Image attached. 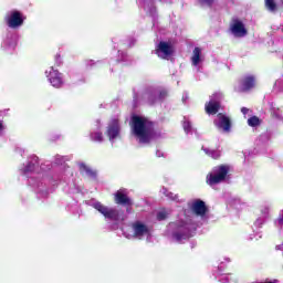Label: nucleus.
<instances>
[{
  "label": "nucleus",
  "mask_w": 283,
  "mask_h": 283,
  "mask_svg": "<svg viewBox=\"0 0 283 283\" xmlns=\"http://www.w3.org/2000/svg\"><path fill=\"white\" fill-rule=\"evenodd\" d=\"M169 213H171L169 210H160L157 213V220H167V218H169Z\"/></svg>",
  "instance_id": "412c9836"
},
{
  "label": "nucleus",
  "mask_w": 283,
  "mask_h": 283,
  "mask_svg": "<svg viewBox=\"0 0 283 283\" xmlns=\"http://www.w3.org/2000/svg\"><path fill=\"white\" fill-rule=\"evenodd\" d=\"M80 171L86 172V175L91 178H94V176H96V171L91 170L90 167H87L85 164H80Z\"/></svg>",
  "instance_id": "6ab92c4d"
},
{
  "label": "nucleus",
  "mask_w": 283,
  "mask_h": 283,
  "mask_svg": "<svg viewBox=\"0 0 283 283\" xmlns=\"http://www.w3.org/2000/svg\"><path fill=\"white\" fill-rule=\"evenodd\" d=\"M184 129L186 134H189V132H191V123L187 119L184 120Z\"/></svg>",
  "instance_id": "a878e982"
},
{
  "label": "nucleus",
  "mask_w": 283,
  "mask_h": 283,
  "mask_svg": "<svg viewBox=\"0 0 283 283\" xmlns=\"http://www.w3.org/2000/svg\"><path fill=\"white\" fill-rule=\"evenodd\" d=\"M282 249H283V244L276 245L277 251H282Z\"/></svg>",
  "instance_id": "2f4dec72"
},
{
  "label": "nucleus",
  "mask_w": 283,
  "mask_h": 283,
  "mask_svg": "<svg viewBox=\"0 0 283 283\" xmlns=\"http://www.w3.org/2000/svg\"><path fill=\"white\" fill-rule=\"evenodd\" d=\"M191 61L195 67H198L202 63V50L200 48H195Z\"/></svg>",
  "instance_id": "f3484780"
},
{
  "label": "nucleus",
  "mask_w": 283,
  "mask_h": 283,
  "mask_svg": "<svg viewBox=\"0 0 283 283\" xmlns=\"http://www.w3.org/2000/svg\"><path fill=\"white\" fill-rule=\"evenodd\" d=\"M36 163H39V157L32 156L30 164L24 168V174H30V171H34L36 167Z\"/></svg>",
  "instance_id": "a211bd4d"
},
{
  "label": "nucleus",
  "mask_w": 283,
  "mask_h": 283,
  "mask_svg": "<svg viewBox=\"0 0 283 283\" xmlns=\"http://www.w3.org/2000/svg\"><path fill=\"white\" fill-rule=\"evenodd\" d=\"M248 125H249L250 127H258V125H260V118H258V117H255V116L250 117V118L248 119Z\"/></svg>",
  "instance_id": "5701e85b"
},
{
  "label": "nucleus",
  "mask_w": 283,
  "mask_h": 283,
  "mask_svg": "<svg viewBox=\"0 0 283 283\" xmlns=\"http://www.w3.org/2000/svg\"><path fill=\"white\" fill-rule=\"evenodd\" d=\"M241 112H242V115H243V116H247V114H248V112H249V108L242 107V108H241Z\"/></svg>",
  "instance_id": "c756f323"
},
{
  "label": "nucleus",
  "mask_w": 283,
  "mask_h": 283,
  "mask_svg": "<svg viewBox=\"0 0 283 283\" xmlns=\"http://www.w3.org/2000/svg\"><path fill=\"white\" fill-rule=\"evenodd\" d=\"M203 151L208 155L211 156V158H220V151L219 150H210L208 148H203Z\"/></svg>",
  "instance_id": "4be33fe9"
},
{
  "label": "nucleus",
  "mask_w": 283,
  "mask_h": 283,
  "mask_svg": "<svg viewBox=\"0 0 283 283\" xmlns=\"http://www.w3.org/2000/svg\"><path fill=\"white\" fill-rule=\"evenodd\" d=\"M132 132L143 145L154 138V124L149 119L140 116L132 117Z\"/></svg>",
  "instance_id": "f257e3e1"
},
{
  "label": "nucleus",
  "mask_w": 283,
  "mask_h": 283,
  "mask_svg": "<svg viewBox=\"0 0 283 283\" xmlns=\"http://www.w3.org/2000/svg\"><path fill=\"white\" fill-rule=\"evenodd\" d=\"M230 30L234 36H247V28L240 20H233Z\"/></svg>",
  "instance_id": "4468645a"
},
{
  "label": "nucleus",
  "mask_w": 283,
  "mask_h": 283,
  "mask_svg": "<svg viewBox=\"0 0 283 283\" xmlns=\"http://www.w3.org/2000/svg\"><path fill=\"white\" fill-rule=\"evenodd\" d=\"M229 174V167L227 166H219L212 170L207 176V182L210 185V187H214V185H218L220 182H223V180L227 178V175Z\"/></svg>",
  "instance_id": "20e7f679"
},
{
  "label": "nucleus",
  "mask_w": 283,
  "mask_h": 283,
  "mask_svg": "<svg viewBox=\"0 0 283 283\" xmlns=\"http://www.w3.org/2000/svg\"><path fill=\"white\" fill-rule=\"evenodd\" d=\"M219 269H222V265H220Z\"/></svg>",
  "instance_id": "f704fd0d"
},
{
  "label": "nucleus",
  "mask_w": 283,
  "mask_h": 283,
  "mask_svg": "<svg viewBox=\"0 0 283 283\" xmlns=\"http://www.w3.org/2000/svg\"><path fill=\"white\" fill-rule=\"evenodd\" d=\"M92 140H95V143H103V134L101 133H93L91 134Z\"/></svg>",
  "instance_id": "393cba45"
},
{
  "label": "nucleus",
  "mask_w": 283,
  "mask_h": 283,
  "mask_svg": "<svg viewBox=\"0 0 283 283\" xmlns=\"http://www.w3.org/2000/svg\"><path fill=\"white\" fill-rule=\"evenodd\" d=\"M254 224H255V227H262V224H264V219H262V218L256 219Z\"/></svg>",
  "instance_id": "cd10ccee"
},
{
  "label": "nucleus",
  "mask_w": 283,
  "mask_h": 283,
  "mask_svg": "<svg viewBox=\"0 0 283 283\" xmlns=\"http://www.w3.org/2000/svg\"><path fill=\"white\" fill-rule=\"evenodd\" d=\"M193 229L196 228L192 227L191 223L184 222L182 219L177 222L169 223L168 226V230L171 231L172 238H175L177 242H182V240L191 238Z\"/></svg>",
  "instance_id": "f03ea898"
},
{
  "label": "nucleus",
  "mask_w": 283,
  "mask_h": 283,
  "mask_svg": "<svg viewBox=\"0 0 283 283\" xmlns=\"http://www.w3.org/2000/svg\"><path fill=\"white\" fill-rule=\"evenodd\" d=\"M159 59H170L174 54V44L171 42H160L156 49Z\"/></svg>",
  "instance_id": "0eeeda50"
},
{
  "label": "nucleus",
  "mask_w": 283,
  "mask_h": 283,
  "mask_svg": "<svg viewBox=\"0 0 283 283\" xmlns=\"http://www.w3.org/2000/svg\"><path fill=\"white\" fill-rule=\"evenodd\" d=\"M129 229L133 230L132 234L127 233ZM123 233L128 239L138 238V240H142L143 238H145V235H149V228H147V226L143 224L140 221H137L133 223L130 228L129 227L123 228Z\"/></svg>",
  "instance_id": "7ed1b4c3"
},
{
  "label": "nucleus",
  "mask_w": 283,
  "mask_h": 283,
  "mask_svg": "<svg viewBox=\"0 0 283 283\" xmlns=\"http://www.w3.org/2000/svg\"><path fill=\"white\" fill-rule=\"evenodd\" d=\"M214 125L218 127V129H221L222 132H231V120L229 117L219 114L217 118L214 119Z\"/></svg>",
  "instance_id": "f8f14e48"
},
{
  "label": "nucleus",
  "mask_w": 283,
  "mask_h": 283,
  "mask_svg": "<svg viewBox=\"0 0 283 283\" xmlns=\"http://www.w3.org/2000/svg\"><path fill=\"white\" fill-rule=\"evenodd\" d=\"M220 101H222V93H214L209 103L206 104L207 114H218V111L220 109Z\"/></svg>",
  "instance_id": "423d86ee"
},
{
  "label": "nucleus",
  "mask_w": 283,
  "mask_h": 283,
  "mask_svg": "<svg viewBox=\"0 0 283 283\" xmlns=\"http://www.w3.org/2000/svg\"><path fill=\"white\" fill-rule=\"evenodd\" d=\"M7 23L9 28H19L23 25V18L19 11H12L7 15Z\"/></svg>",
  "instance_id": "9b49d317"
},
{
  "label": "nucleus",
  "mask_w": 283,
  "mask_h": 283,
  "mask_svg": "<svg viewBox=\"0 0 283 283\" xmlns=\"http://www.w3.org/2000/svg\"><path fill=\"white\" fill-rule=\"evenodd\" d=\"M94 209H96L99 213H102V216H104V218H106L107 220H114L115 222H117V220H120L118 210L114 209V208H108L103 206L101 202H95L93 205Z\"/></svg>",
  "instance_id": "39448f33"
},
{
  "label": "nucleus",
  "mask_w": 283,
  "mask_h": 283,
  "mask_svg": "<svg viewBox=\"0 0 283 283\" xmlns=\"http://www.w3.org/2000/svg\"><path fill=\"white\" fill-rule=\"evenodd\" d=\"M202 6H211V3H213V0H199Z\"/></svg>",
  "instance_id": "c85d7f7f"
},
{
  "label": "nucleus",
  "mask_w": 283,
  "mask_h": 283,
  "mask_svg": "<svg viewBox=\"0 0 283 283\" xmlns=\"http://www.w3.org/2000/svg\"><path fill=\"white\" fill-rule=\"evenodd\" d=\"M115 202L116 205H124V207H132L133 202L129 197H127V190L126 189H119L115 193Z\"/></svg>",
  "instance_id": "2eb2a0df"
},
{
  "label": "nucleus",
  "mask_w": 283,
  "mask_h": 283,
  "mask_svg": "<svg viewBox=\"0 0 283 283\" xmlns=\"http://www.w3.org/2000/svg\"><path fill=\"white\" fill-rule=\"evenodd\" d=\"M46 76L53 87H62L63 76H61V73H59V71L54 70V67L50 69L49 74L46 71Z\"/></svg>",
  "instance_id": "1a4fd4ad"
},
{
  "label": "nucleus",
  "mask_w": 283,
  "mask_h": 283,
  "mask_svg": "<svg viewBox=\"0 0 283 283\" xmlns=\"http://www.w3.org/2000/svg\"><path fill=\"white\" fill-rule=\"evenodd\" d=\"M157 156H158V158H160V156H163V154H160V150H157Z\"/></svg>",
  "instance_id": "72a5a7b5"
},
{
  "label": "nucleus",
  "mask_w": 283,
  "mask_h": 283,
  "mask_svg": "<svg viewBox=\"0 0 283 283\" xmlns=\"http://www.w3.org/2000/svg\"><path fill=\"white\" fill-rule=\"evenodd\" d=\"M62 160H63V163H65V160H67V158L61 157V156H57V157H56V164H57V165H63V163H61Z\"/></svg>",
  "instance_id": "bb28decb"
},
{
  "label": "nucleus",
  "mask_w": 283,
  "mask_h": 283,
  "mask_svg": "<svg viewBox=\"0 0 283 283\" xmlns=\"http://www.w3.org/2000/svg\"><path fill=\"white\" fill-rule=\"evenodd\" d=\"M190 209L195 216H199L200 218H205L207 213V205L205 201L197 199L190 203Z\"/></svg>",
  "instance_id": "9d476101"
},
{
  "label": "nucleus",
  "mask_w": 283,
  "mask_h": 283,
  "mask_svg": "<svg viewBox=\"0 0 283 283\" xmlns=\"http://www.w3.org/2000/svg\"><path fill=\"white\" fill-rule=\"evenodd\" d=\"M4 127L3 124L0 122V132H3Z\"/></svg>",
  "instance_id": "473e14b6"
},
{
  "label": "nucleus",
  "mask_w": 283,
  "mask_h": 283,
  "mask_svg": "<svg viewBox=\"0 0 283 283\" xmlns=\"http://www.w3.org/2000/svg\"><path fill=\"white\" fill-rule=\"evenodd\" d=\"M165 96H167V91L149 90L147 93V98H149L150 105H153V103H156V101H163Z\"/></svg>",
  "instance_id": "dca6fc26"
},
{
  "label": "nucleus",
  "mask_w": 283,
  "mask_h": 283,
  "mask_svg": "<svg viewBox=\"0 0 283 283\" xmlns=\"http://www.w3.org/2000/svg\"><path fill=\"white\" fill-rule=\"evenodd\" d=\"M220 282L229 283V277L228 276H223L222 279H220Z\"/></svg>",
  "instance_id": "7c9ffc66"
},
{
  "label": "nucleus",
  "mask_w": 283,
  "mask_h": 283,
  "mask_svg": "<svg viewBox=\"0 0 283 283\" xmlns=\"http://www.w3.org/2000/svg\"><path fill=\"white\" fill-rule=\"evenodd\" d=\"M253 87H255V77L253 75H247L240 81L237 92H249Z\"/></svg>",
  "instance_id": "6e6552de"
},
{
  "label": "nucleus",
  "mask_w": 283,
  "mask_h": 283,
  "mask_svg": "<svg viewBox=\"0 0 283 283\" xmlns=\"http://www.w3.org/2000/svg\"><path fill=\"white\" fill-rule=\"evenodd\" d=\"M119 134H120V125L118 124V119H112L107 129V136L111 143H114V140L118 138Z\"/></svg>",
  "instance_id": "ddd939ff"
},
{
  "label": "nucleus",
  "mask_w": 283,
  "mask_h": 283,
  "mask_svg": "<svg viewBox=\"0 0 283 283\" xmlns=\"http://www.w3.org/2000/svg\"><path fill=\"white\" fill-rule=\"evenodd\" d=\"M161 192L164 193V196H166L170 200H177L178 199V196L174 195V192H169L167 188H163Z\"/></svg>",
  "instance_id": "b1692460"
},
{
  "label": "nucleus",
  "mask_w": 283,
  "mask_h": 283,
  "mask_svg": "<svg viewBox=\"0 0 283 283\" xmlns=\"http://www.w3.org/2000/svg\"><path fill=\"white\" fill-rule=\"evenodd\" d=\"M265 8H268L270 12H275V10H277V4H275V0H265Z\"/></svg>",
  "instance_id": "aec40b11"
}]
</instances>
